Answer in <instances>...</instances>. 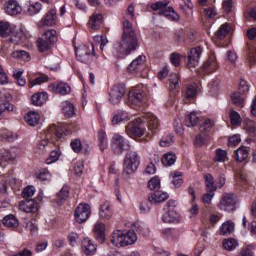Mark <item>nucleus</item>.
Listing matches in <instances>:
<instances>
[{"label": "nucleus", "mask_w": 256, "mask_h": 256, "mask_svg": "<svg viewBox=\"0 0 256 256\" xmlns=\"http://www.w3.org/2000/svg\"><path fill=\"white\" fill-rule=\"evenodd\" d=\"M207 139H209V134H205L204 132H200V134H198L195 137L194 145H196V147H201V146H203L207 143Z\"/></svg>", "instance_id": "nucleus-44"}, {"label": "nucleus", "mask_w": 256, "mask_h": 256, "mask_svg": "<svg viewBox=\"0 0 256 256\" xmlns=\"http://www.w3.org/2000/svg\"><path fill=\"white\" fill-rule=\"evenodd\" d=\"M47 81H49V77H47V76H40V77H37L36 79H34V80L30 83V88H31V87H35V85H41L42 83H47Z\"/></svg>", "instance_id": "nucleus-62"}, {"label": "nucleus", "mask_w": 256, "mask_h": 256, "mask_svg": "<svg viewBox=\"0 0 256 256\" xmlns=\"http://www.w3.org/2000/svg\"><path fill=\"white\" fill-rule=\"evenodd\" d=\"M10 35H13V27H11V24L9 22L0 21V37H10Z\"/></svg>", "instance_id": "nucleus-31"}, {"label": "nucleus", "mask_w": 256, "mask_h": 256, "mask_svg": "<svg viewBox=\"0 0 256 256\" xmlns=\"http://www.w3.org/2000/svg\"><path fill=\"white\" fill-rule=\"evenodd\" d=\"M25 213H37L39 211V204L33 199H29L23 206Z\"/></svg>", "instance_id": "nucleus-32"}, {"label": "nucleus", "mask_w": 256, "mask_h": 256, "mask_svg": "<svg viewBox=\"0 0 256 256\" xmlns=\"http://www.w3.org/2000/svg\"><path fill=\"white\" fill-rule=\"evenodd\" d=\"M214 161H217L218 163H225V161H227V151L216 149V156Z\"/></svg>", "instance_id": "nucleus-48"}, {"label": "nucleus", "mask_w": 256, "mask_h": 256, "mask_svg": "<svg viewBox=\"0 0 256 256\" xmlns=\"http://www.w3.org/2000/svg\"><path fill=\"white\" fill-rule=\"evenodd\" d=\"M14 59H23V61H29V53L24 50H16L12 53Z\"/></svg>", "instance_id": "nucleus-49"}, {"label": "nucleus", "mask_w": 256, "mask_h": 256, "mask_svg": "<svg viewBox=\"0 0 256 256\" xmlns=\"http://www.w3.org/2000/svg\"><path fill=\"white\" fill-rule=\"evenodd\" d=\"M167 199H169V194L159 190L152 193L151 196L148 197V201L154 205L163 203L164 201H167Z\"/></svg>", "instance_id": "nucleus-23"}, {"label": "nucleus", "mask_w": 256, "mask_h": 256, "mask_svg": "<svg viewBox=\"0 0 256 256\" xmlns=\"http://www.w3.org/2000/svg\"><path fill=\"white\" fill-rule=\"evenodd\" d=\"M145 103V92L141 90H131L128 93L126 105L129 107H141Z\"/></svg>", "instance_id": "nucleus-10"}, {"label": "nucleus", "mask_w": 256, "mask_h": 256, "mask_svg": "<svg viewBox=\"0 0 256 256\" xmlns=\"http://www.w3.org/2000/svg\"><path fill=\"white\" fill-rule=\"evenodd\" d=\"M229 31H231V27H229L228 23H224L216 32V37H218V39H225L227 35H229Z\"/></svg>", "instance_id": "nucleus-41"}, {"label": "nucleus", "mask_w": 256, "mask_h": 256, "mask_svg": "<svg viewBox=\"0 0 256 256\" xmlns=\"http://www.w3.org/2000/svg\"><path fill=\"white\" fill-rule=\"evenodd\" d=\"M49 89L52 93H57L58 95H69L71 93V86L65 82L51 83L49 84Z\"/></svg>", "instance_id": "nucleus-18"}, {"label": "nucleus", "mask_w": 256, "mask_h": 256, "mask_svg": "<svg viewBox=\"0 0 256 256\" xmlns=\"http://www.w3.org/2000/svg\"><path fill=\"white\" fill-rule=\"evenodd\" d=\"M173 145V135H168L160 140V147H171Z\"/></svg>", "instance_id": "nucleus-59"}, {"label": "nucleus", "mask_w": 256, "mask_h": 256, "mask_svg": "<svg viewBox=\"0 0 256 256\" xmlns=\"http://www.w3.org/2000/svg\"><path fill=\"white\" fill-rule=\"evenodd\" d=\"M25 229L30 231V233L32 235H35V233H37V231H38L37 223H35L33 221H28L25 223Z\"/></svg>", "instance_id": "nucleus-61"}, {"label": "nucleus", "mask_w": 256, "mask_h": 256, "mask_svg": "<svg viewBox=\"0 0 256 256\" xmlns=\"http://www.w3.org/2000/svg\"><path fill=\"white\" fill-rule=\"evenodd\" d=\"M55 15V10H50L39 23V27H51L52 25H55Z\"/></svg>", "instance_id": "nucleus-28"}, {"label": "nucleus", "mask_w": 256, "mask_h": 256, "mask_svg": "<svg viewBox=\"0 0 256 256\" xmlns=\"http://www.w3.org/2000/svg\"><path fill=\"white\" fill-rule=\"evenodd\" d=\"M164 223H175L179 219L177 211H166L162 217Z\"/></svg>", "instance_id": "nucleus-38"}, {"label": "nucleus", "mask_w": 256, "mask_h": 256, "mask_svg": "<svg viewBox=\"0 0 256 256\" xmlns=\"http://www.w3.org/2000/svg\"><path fill=\"white\" fill-rule=\"evenodd\" d=\"M206 189L208 193H215L217 191V186L215 185V180L211 174H206L205 177Z\"/></svg>", "instance_id": "nucleus-36"}, {"label": "nucleus", "mask_w": 256, "mask_h": 256, "mask_svg": "<svg viewBox=\"0 0 256 256\" xmlns=\"http://www.w3.org/2000/svg\"><path fill=\"white\" fill-rule=\"evenodd\" d=\"M202 73L209 75L213 71H217V59L215 56H210L206 62L201 66Z\"/></svg>", "instance_id": "nucleus-20"}, {"label": "nucleus", "mask_w": 256, "mask_h": 256, "mask_svg": "<svg viewBox=\"0 0 256 256\" xmlns=\"http://www.w3.org/2000/svg\"><path fill=\"white\" fill-rule=\"evenodd\" d=\"M249 93V85L247 81L241 80L238 87V92L231 95L232 103L236 107H243L245 105V94Z\"/></svg>", "instance_id": "nucleus-8"}, {"label": "nucleus", "mask_w": 256, "mask_h": 256, "mask_svg": "<svg viewBox=\"0 0 256 256\" xmlns=\"http://www.w3.org/2000/svg\"><path fill=\"white\" fill-rule=\"evenodd\" d=\"M255 247L253 245H247L240 250L238 256H254Z\"/></svg>", "instance_id": "nucleus-51"}, {"label": "nucleus", "mask_w": 256, "mask_h": 256, "mask_svg": "<svg viewBox=\"0 0 256 256\" xmlns=\"http://www.w3.org/2000/svg\"><path fill=\"white\" fill-rule=\"evenodd\" d=\"M13 77H14V79H16V81L20 87H25V85H27V81L25 80V78H23L22 71H18L16 73H14Z\"/></svg>", "instance_id": "nucleus-57"}, {"label": "nucleus", "mask_w": 256, "mask_h": 256, "mask_svg": "<svg viewBox=\"0 0 256 256\" xmlns=\"http://www.w3.org/2000/svg\"><path fill=\"white\" fill-rule=\"evenodd\" d=\"M175 161H177V156L173 153L165 154L162 157V164L165 167H171V165H175Z\"/></svg>", "instance_id": "nucleus-42"}, {"label": "nucleus", "mask_w": 256, "mask_h": 256, "mask_svg": "<svg viewBox=\"0 0 256 256\" xmlns=\"http://www.w3.org/2000/svg\"><path fill=\"white\" fill-rule=\"evenodd\" d=\"M99 217L102 221H109L113 217V206L111 202L104 201L99 208Z\"/></svg>", "instance_id": "nucleus-17"}, {"label": "nucleus", "mask_w": 256, "mask_h": 256, "mask_svg": "<svg viewBox=\"0 0 256 256\" xmlns=\"http://www.w3.org/2000/svg\"><path fill=\"white\" fill-rule=\"evenodd\" d=\"M111 244L115 247H127L137 242V233L133 230H116L112 233Z\"/></svg>", "instance_id": "nucleus-2"}, {"label": "nucleus", "mask_w": 256, "mask_h": 256, "mask_svg": "<svg viewBox=\"0 0 256 256\" xmlns=\"http://www.w3.org/2000/svg\"><path fill=\"white\" fill-rule=\"evenodd\" d=\"M82 249L85 255H95V252L97 251V245L93 243V240L85 238L82 241Z\"/></svg>", "instance_id": "nucleus-25"}, {"label": "nucleus", "mask_w": 256, "mask_h": 256, "mask_svg": "<svg viewBox=\"0 0 256 256\" xmlns=\"http://www.w3.org/2000/svg\"><path fill=\"white\" fill-rule=\"evenodd\" d=\"M141 123H143L142 118H136L134 121H131L126 126L127 135H129V137H143L145 129L141 127Z\"/></svg>", "instance_id": "nucleus-11"}, {"label": "nucleus", "mask_w": 256, "mask_h": 256, "mask_svg": "<svg viewBox=\"0 0 256 256\" xmlns=\"http://www.w3.org/2000/svg\"><path fill=\"white\" fill-rule=\"evenodd\" d=\"M6 13L8 15H19L23 11V8H21V5H19V2L15 0H9L6 4Z\"/></svg>", "instance_id": "nucleus-24"}, {"label": "nucleus", "mask_w": 256, "mask_h": 256, "mask_svg": "<svg viewBox=\"0 0 256 256\" xmlns=\"http://www.w3.org/2000/svg\"><path fill=\"white\" fill-rule=\"evenodd\" d=\"M167 5H169V1L167 0L158 1L151 5V9H153V11H159V15H164V17L170 21H179V14L175 12L173 7L167 8Z\"/></svg>", "instance_id": "nucleus-4"}, {"label": "nucleus", "mask_w": 256, "mask_h": 256, "mask_svg": "<svg viewBox=\"0 0 256 256\" xmlns=\"http://www.w3.org/2000/svg\"><path fill=\"white\" fill-rule=\"evenodd\" d=\"M148 188L150 191H159L161 188V180H159V177H154L148 182Z\"/></svg>", "instance_id": "nucleus-45"}, {"label": "nucleus", "mask_w": 256, "mask_h": 256, "mask_svg": "<svg viewBox=\"0 0 256 256\" xmlns=\"http://www.w3.org/2000/svg\"><path fill=\"white\" fill-rule=\"evenodd\" d=\"M112 147L113 149H117V153H123V151H127V149H129V143L125 141L123 136L115 134L112 137Z\"/></svg>", "instance_id": "nucleus-15"}, {"label": "nucleus", "mask_w": 256, "mask_h": 256, "mask_svg": "<svg viewBox=\"0 0 256 256\" xmlns=\"http://www.w3.org/2000/svg\"><path fill=\"white\" fill-rule=\"evenodd\" d=\"M184 123L186 127L197 126V123H199V116H197V112H191L188 115H186Z\"/></svg>", "instance_id": "nucleus-34"}, {"label": "nucleus", "mask_w": 256, "mask_h": 256, "mask_svg": "<svg viewBox=\"0 0 256 256\" xmlns=\"http://www.w3.org/2000/svg\"><path fill=\"white\" fill-rule=\"evenodd\" d=\"M94 237L98 243H105V224L98 222L94 225Z\"/></svg>", "instance_id": "nucleus-21"}, {"label": "nucleus", "mask_w": 256, "mask_h": 256, "mask_svg": "<svg viewBox=\"0 0 256 256\" xmlns=\"http://www.w3.org/2000/svg\"><path fill=\"white\" fill-rule=\"evenodd\" d=\"M65 137V134L63 133V128L52 124L48 127L46 130V139L41 140L38 143L37 149L40 153H44L47 145H49V139H63Z\"/></svg>", "instance_id": "nucleus-3"}, {"label": "nucleus", "mask_w": 256, "mask_h": 256, "mask_svg": "<svg viewBox=\"0 0 256 256\" xmlns=\"http://www.w3.org/2000/svg\"><path fill=\"white\" fill-rule=\"evenodd\" d=\"M2 223L5 225V227H11L12 229L19 227V220H17L13 214L5 216L2 220Z\"/></svg>", "instance_id": "nucleus-33"}, {"label": "nucleus", "mask_w": 256, "mask_h": 256, "mask_svg": "<svg viewBox=\"0 0 256 256\" xmlns=\"http://www.w3.org/2000/svg\"><path fill=\"white\" fill-rule=\"evenodd\" d=\"M76 58L81 63H92L93 57H95V46L90 44V47L87 45H81L80 47L76 48L75 50Z\"/></svg>", "instance_id": "nucleus-6"}, {"label": "nucleus", "mask_w": 256, "mask_h": 256, "mask_svg": "<svg viewBox=\"0 0 256 256\" xmlns=\"http://www.w3.org/2000/svg\"><path fill=\"white\" fill-rule=\"evenodd\" d=\"M234 227L235 226H234L233 222L223 223L220 228L221 235H227V233H231L233 231Z\"/></svg>", "instance_id": "nucleus-52"}, {"label": "nucleus", "mask_w": 256, "mask_h": 256, "mask_svg": "<svg viewBox=\"0 0 256 256\" xmlns=\"http://www.w3.org/2000/svg\"><path fill=\"white\" fill-rule=\"evenodd\" d=\"M15 159H17L15 148L0 150V167H7V164L15 161Z\"/></svg>", "instance_id": "nucleus-14"}, {"label": "nucleus", "mask_w": 256, "mask_h": 256, "mask_svg": "<svg viewBox=\"0 0 256 256\" xmlns=\"http://www.w3.org/2000/svg\"><path fill=\"white\" fill-rule=\"evenodd\" d=\"M184 101H193L197 97V84L188 85L182 92Z\"/></svg>", "instance_id": "nucleus-22"}, {"label": "nucleus", "mask_w": 256, "mask_h": 256, "mask_svg": "<svg viewBox=\"0 0 256 256\" xmlns=\"http://www.w3.org/2000/svg\"><path fill=\"white\" fill-rule=\"evenodd\" d=\"M137 47H139L137 32H135L133 24L128 19H124L121 39L114 44L116 57H127V55H131V52L135 51Z\"/></svg>", "instance_id": "nucleus-1"}, {"label": "nucleus", "mask_w": 256, "mask_h": 256, "mask_svg": "<svg viewBox=\"0 0 256 256\" xmlns=\"http://www.w3.org/2000/svg\"><path fill=\"white\" fill-rule=\"evenodd\" d=\"M48 94L46 92H38L34 94L31 98L32 105H36V107H41L45 101H47Z\"/></svg>", "instance_id": "nucleus-29"}, {"label": "nucleus", "mask_w": 256, "mask_h": 256, "mask_svg": "<svg viewBox=\"0 0 256 256\" xmlns=\"http://www.w3.org/2000/svg\"><path fill=\"white\" fill-rule=\"evenodd\" d=\"M58 197L64 201L65 199H69V186H63L62 189L58 192Z\"/></svg>", "instance_id": "nucleus-63"}, {"label": "nucleus", "mask_w": 256, "mask_h": 256, "mask_svg": "<svg viewBox=\"0 0 256 256\" xmlns=\"http://www.w3.org/2000/svg\"><path fill=\"white\" fill-rule=\"evenodd\" d=\"M181 175H183V173L174 172L172 180L174 187H181V185H183V178L181 177Z\"/></svg>", "instance_id": "nucleus-56"}, {"label": "nucleus", "mask_w": 256, "mask_h": 256, "mask_svg": "<svg viewBox=\"0 0 256 256\" xmlns=\"http://www.w3.org/2000/svg\"><path fill=\"white\" fill-rule=\"evenodd\" d=\"M127 119H129V114L126 111H120L113 116L112 124L117 125L122 123V121H127Z\"/></svg>", "instance_id": "nucleus-40"}, {"label": "nucleus", "mask_w": 256, "mask_h": 256, "mask_svg": "<svg viewBox=\"0 0 256 256\" xmlns=\"http://www.w3.org/2000/svg\"><path fill=\"white\" fill-rule=\"evenodd\" d=\"M235 155L236 161H238V163H242V161H245V159L249 157V151L247 150V147H240L235 151Z\"/></svg>", "instance_id": "nucleus-37"}, {"label": "nucleus", "mask_w": 256, "mask_h": 256, "mask_svg": "<svg viewBox=\"0 0 256 256\" xmlns=\"http://www.w3.org/2000/svg\"><path fill=\"white\" fill-rule=\"evenodd\" d=\"M143 119H144V121H147L148 129L152 133H157V131L159 130V120L157 119V116H155L151 112H146L143 115Z\"/></svg>", "instance_id": "nucleus-19"}, {"label": "nucleus", "mask_w": 256, "mask_h": 256, "mask_svg": "<svg viewBox=\"0 0 256 256\" xmlns=\"http://www.w3.org/2000/svg\"><path fill=\"white\" fill-rule=\"evenodd\" d=\"M61 153L57 150H53L50 152V156L46 159L47 165H51V163H55V161H59Z\"/></svg>", "instance_id": "nucleus-55"}, {"label": "nucleus", "mask_w": 256, "mask_h": 256, "mask_svg": "<svg viewBox=\"0 0 256 256\" xmlns=\"http://www.w3.org/2000/svg\"><path fill=\"white\" fill-rule=\"evenodd\" d=\"M34 195H35V187L33 186H27L22 192V197L24 199H31V197Z\"/></svg>", "instance_id": "nucleus-58"}, {"label": "nucleus", "mask_w": 256, "mask_h": 256, "mask_svg": "<svg viewBox=\"0 0 256 256\" xmlns=\"http://www.w3.org/2000/svg\"><path fill=\"white\" fill-rule=\"evenodd\" d=\"M125 93H127L125 84L114 85L108 93L109 103L111 105H119V103H121V99H123Z\"/></svg>", "instance_id": "nucleus-9"}, {"label": "nucleus", "mask_w": 256, "mask_h": 256, "mask_svg": "<svg viewBox=\"0 0 256 256\" xmlns=\"http://www.w3.org/2000/svg\"><path fill=\"white\" fill-rule=\"evenodd\" d=\"M103 23V14L102 13H94L90 17L89 25L91 29H99L101 24Z\"/></svg>", "instance_id": "nucleus-30"}, {"label": "nucleus", "mask_w": 256, "mask_h": 256, "mask_svg": "<svg viewBox=\"0 0 256 256\" xmlns=\"http://www.w3.org/2000/svg\"><path fill=\"white\" fill-rule=\"evenodd\" d=\"M70 145L74 153H81L83 150V145L81 144V140L79 138L72 140Z\"/></svg>", "instance_id": "nucleus-53"}, {"label": "nucleus", "mask_w": 256, "mask_h": 256, "mask_svg": "<svg viewBox=\"0 0 256 256\" xmlns=\"http://www.w3.org/2000/svg\"><path fill=\"white\" fill-rule=\"evenodd\" d=\"M223 247L226 251H233L237 249V240L230 238L223 242Z\"/></svg>", "instance_id": "nucleus-47"}, {"label": "nucleus", "mask_w": 256, "mask_h": 256, "mask_svg": "<svg viewBox=\"0 0 256 256\" xmlns=\"http://www.w3.org/2000/svg\"><path fill=\"white\" fill-rule=\"evenodd\" d=\"M145 55L138 56L134 61L131 62V64L128 66V71L130 73H138V71L141 69V66L143 63H145Z\"/></svg>", "instance_id": "nucleus-27"}, {"label": "nucleus", "mask_w": 256, "mask_h": 256, "mask_svg": "<svg viewBox=\"0 0 256 256\" xmlns=\"http://www.w3.org/2000/svg\"><path fill=\"white\" fill-rule=\"evenodd\" d=\"M203 53V49L197 46L192 48L188 54V67H197L199 65V59H201V54Z\"/></svg>", "instance_id": "nucleus-16"}, {"label": "nucleus", "mask_w": 256, "mask_h": 256, "mask_svg": "<svg viewBox=\"0 0 256 256\" xmlns=\"http://www.w3.org/2000/svg\"><path fill=\"white\" fill-rule=\"evenodd\" d=\"M25 121L28 123L31 127H35L37 123H39V113L37 112H29L25 116Z\"/></svg>", "instance_id": "nucleus-39"}, {"label": "nucleus", "mask_w": 256, "mask_h": 256, "mask_svg": "<svg viewBox=\"0 0 256 256\" xmlns=\"http://www.w3.org/2000/svg\"><path fill=\"white\" fill-rule=\"evenodd\" d=\"M98 147L100 151H105L109 147V140L107 139V132L99 130L97 134Z\"/></svg>", "instance_id": "nucleus-26"}, {"label": "nucleus", "mask_w": 256, "mask_h": 256, "mask_svg": "<svg viewBox=\"0 0 256 256\" xmlns=\"http://www.w3.org/2000/svg\"><path fill=\"white\" fill-rule=\"evenodd\" d=\"M235 205H237L235 195L231 193H224L221 197L220 203L218 204V208L221 211H235Z\"/></svg>", "instance_id": "nucleus-12"}, {"label": "nucleus", "mask_w": 256, "mask_h": 256, "mask_svg": "<svg viewBox=\"0 0 256 256\" xmlns=\"http://www.w3.org/2000/svg\"><path fill=\"white\" fill-rule=\"evenodd\" d=\"M247 57H248L249 61H253V63H256V48L255 47L249 48Z\"/></svg>", "instance_id": "nucleus-64"}, {"label": "nucleus", "mask_w": 256, "mask_h": 256, "mask_svg": "<svg viewBox=\"0 0 256 256\" xmlns=\"http://www.w3.org/2000/svg\"><path fill=\"white\" fill-rule=\"evenodd\" d=\"M255 247L253 245H247L240 250L238 256H254Z\"/></svg>", "instance_id": "nucleus-50"}, {"label": "nucleus", "mask_w": 256, "mask_h": 256, "mask_svg": "<svg viewBox=\"0 0 256 256\" xmlns=\"http://www.w3.org/2000/svg\"><path fill=\"white\" fill-rule=\"evenodd\" d=\"M211 129H213V121L211 119L204 120L199 127L200 133H205L206 135H209Z\"/></svg>", "instance_id": "nucleus-43"}, {"label": "nucleus", "mask_w": 256, "mask_h": 256, "mask_svg": "<svg viewBox=\"0 0 256 256\" xmlns=\"http://www.w3.org/2000/svg\"><path fill=\"white\" fill-rule=\"evenodd\" d=\"M230 120L232 125H241V115L235 110L230 111Z\"/></svg>", "instance_id": "nucleus-54"}, {"label": "nucleus", "mask_w": 256, "mask_h": 256, "mask_svg": "<svg viewBox=\"0 0 256 256\" xmlns=\"http://www.w3.org/2000/svg\"><path fill=\"white\" fill-rule=\"evenodd\" d=\"M39 11H41V3H39V2H36L32 5H30L28 8L29 15H37V13H39Z\"/></svg>", "instance_id": "nucleus-60"}, {"label": "nucleus", "mask_w": 256, "mask_h": 256, "mask_svg": "<svg viewBox=\"0 0 256 256\" xmlns=\"http://www.w3.org/2000/svg\"><path fill=\"white\" fill-rule=\"evenodd\" d=\"M62 112L65 117H73L75 115V107L69 102H62Z\"/></svg>", "instance_id": "nucleus-35"}, {"label": "nucleus", "mask_w": 256, "mask_h": 256, "mask_svg": "<svg viewBox=\"0 0 256 256\" xmlns=\"http://www.w3.org/2000/svg\"><path fill=\"white\" fill-rule=\"evenodd\" d=\"M46 67L47 69H50V71H57L59 69V58L54 57L52 59H48L46 61Z\"/></svg>", "instance_id": "nucleus-46"}, {"label": "nucleus", "mask_w": 256, "mask_h": 256, "mask_svg": "<svg viewBox=\"0 0 256 256\" xmlns=\"http://www.w3.org/2000/svg\"><path fill=\"white\" fill-rule=\"evenodd\" d=\"M57 41V31L51 29L46 31L42 37L37 40L38 49L41 53H45Z\"/></svg>", "instance_id": "nucleus-7"}, {"label": "nucleus", "mask_w": 256, "mask_h": 256, "mask_svg": "<svg viewBox=\"0 0 256 256\" xmlns=\"http://www.w3.org/2000/svg\"><path fill=\"white\" fill-rule=\"evenodd\" d=\"M91 216V206L89 204H79L74 211V218L77 223H85Z\"/></svg>", "instance_id": "nucleus-13"}, {"label": "nucleus", "mask_w": 256, "mask_h": 256, "mask_svg": "<svg viewBox=\"0 0 256 256\" xmlns=\"http://www.w3.org/2000/svg\"><path fill=\"white\" fill-rule=\"evenodd\" d=\"M141 163V158H139V154L135 151H130L126 153L124 159V173L126 175H131V173H135L139 168V164Z\"/></svg>", "instance_id": "nucleus-5"}]
</instances>
